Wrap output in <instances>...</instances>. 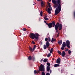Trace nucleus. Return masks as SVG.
Returning <instances> with one entry per match:
<instances>
[{"instance_id": "473e14b6", "label": "nucleus", "mask_w": 75, "mask_h": 75, "mask_svg": "<svg viewBox=\"0 0 75 75\" xmlns=\"http://www.w3.org/2000/svg\"><path fill=\"white\" fill-rule=\"evenodd\" d=\"M44 18L45 20L46 21H47V20H48V18H47L44 17Z\"/></svg>"}, {"instance_id": "c85d7f7f", "label": "nucleus", "mask_w": 75, "mask_h": 75, "mask_svg": "<svg viewBox=\"0 0 75 75\" xmlns=\"http://www.w3.org/2000/svg\"><path fill=\"white\" fill-rule=\"evenodd\" d=\"M68 53L69 54H70L71 53V51L70 50H69L68 51Z\"/></svg>"}, {"instance_id": "58836bf2", "label": "nucleus", "mask_w": 75, "mask_h": 75, "mask_svg": "<svg viewBox=\"0 0 75 75\" xmlns=\"http://www.w3.org/2000/svg\"><path fill=\"white\" fill-rule=\"evenodd\" d=\"M59 32L58 33L57 35V37H58V36H59Z\"/></svg>"}, {"instance_id": "4be33fe9", "label": "nucleus", "mask_w": 75, "mask_h": 75, "mask_svg": "<svg viewBox=\"0 0 75 75\" xmlns=\"http://www.w3.org/2000/svg\"><path fill=\"white\" fill-rule=\"evenodd\" d=\"M47 61H48V59H45L43 60V62H47Z\"/></svg>"}, {"instance_id": "5fc2aeb1", "label": "nucleus", "mask_w": 75, "mask_h": 75, "mask_svg": "<svg viewBox=\"0 0 75 75\" xmlns=\"http://www.w3.org/2000/svg\"><path fill=\"white\" fill-rule=\"evenodd\" d=\"M49 1H51V0H49Z\"/></svg>"}, {"instance_id": "bb28decb", "label": "nucleus", "mask_w": 75, "mask_h": 75, "mask_svg": "<svg viewBox=\"0 0 75 75\" xmlns=\"http://www.w3.org/2000/svg\"><path fill=\"white\" fill-rule=\"evenodd\" d=\"M42 13H43L42 11H41L40 12V14L41 16H42Z\"/></svg>"}, {"instance_id": "a18cd8bd", "label": "nucleus", "mask_w": 75, "mask_h": 75, "mask_svg": "<svg viewBox=\"0 0 75 75\" xmlns=\"http://www.w3.org/2000/svg\"><path fill=\"white\" fill-rule=\"evenodd\" d=\"M54 42H55L56 41V39H54Z\"/></svg>"}, {"instance_id": "6e6552de", "label": "nucleus", "mask_w": 75, "mask_h": 75, "mask_svg": "<svg viewBox=\"0 0 75 75\" xmlns=\"http://www.w3.org/2000/svg\"><path fill=\"white\" fill-rule=\"evenodd\" d=\"M50 44L49 43V42L48 41H47L46 43V45L47 46V48H48L49 46H50Z\"/></svg>"}, {"instance_id": "7c9ffc66", "label": "nucleus", "mask_w": 75, "mask_h": 75, "mask_svg": "<svg viewBox=\"0 0 75 75\" xmlns=\"http://www.w3.org/2000/svg\"><path fill=\"white\" fill-rule=\"evenodd\" d=\"M42 75H45V73L44 72H42Z\"/></svg>"}, {"instance_id": "4c0bfd02", "label": "nucleus", "mask_w": 75, "mask_h": 75, "mask_svg": "<svg viewBox=\"0 0 75 75\" xmlns=\"http://www.w3.org/2000/svg\"><path fill=\"white\" fill-rule=\"evenodd\" d=\"M46 75H50V74L49 73H47L46 74Z\"/></svg>"}, {"instance_id": "4468645a", "label": "nucleus", "mask_w": 75, "mask_h": 75, "mask_svg": "<svg viewBox=\"0 0 75 75\" xmlns=\"http://www.w3.org/2000/svg\"><path fill=\"white\" fill-rule=\"evenodd\" d=\"M47 72L50 71V67L49 66H47Z\"/></svg>"}, {"instance_id": "f03ea898", "label": "nucleus", "mask_w": 75, "mask_h": 75, "mask_svg": "<svg viewBox=\"0 0 75 75\" xmlns=\"http://www.w3.org/2000/svg\"><path fill=\"white\" fill-rule=\"evenodd\" d=\"M40 35L37 33L34 34L33 33H31L30 34L29 37L31 39H35V41H37L39 39V37Z\"/></svg>"}, {"instance_id": "8fccbe9b", "label": "nucleus", "mask_w": 75, "mask_h": 75, "mask_svg": "<svg viewBox=\"0 0 75 75\" xmlns=\"http://www.w3.org/2000/svg\"><path fill=\"white\" fill-rule=\"evenodd\" d=\"M38 73H39V72H40V71H38Z\"/></svg>"}, {"instance_id": "4d7b16f0", "label": "nucleus", "mask_w": 75, "mask_h": 75, "mask_svg": "<svg viewBox=\"0 0 75 75\" xmlns=\"http://www.w3.org/2000/svg\"><path fill=\"white\" fill-rule=\"evenodd\" d=\"M45 23H47V22H46V21H45Z\"/></svg>"}, {"instance_id": "37998d69", "label": "nucleus", "mask_w": 75, "mask_h": 75, "mask_svg": "<svg viewBox=\"0 0 75 75\" xmlns=\"http://www.w3.org/2000/svg\"><path fill=\"white\" fill-rule=\"evenodd\" d=\"M51 72H52V70H50V73L51 74Z\"/></svg>"}, {"instance_id": "b1692460", "label": "nucleus", "mask_w": 75, "mask_h": 75, "mask_svg": "<svg viewBox=\"0 0 75 75\" xmlns=\"http://www.w3.org/2000/svg\"><path fill=\"white\" fill-rule=\"evenodd\" d=\"M52 52H53V48H52L50 51V52L51 54H52Z\"/></svg>"}, {"instance_id": "de8ad7c7", "label": "nucleus", "mask_w": 75, "mask_h": 75, "mask_svg": "<svg viewBox=\"0 0 75 75\" xmlns=\"http://www.w3.org/2000/svg\"><path fill=\"white\" fill-rule=\"evenodd\" d=\"M74 17L75 18V11L74 12Z\"/></svg>"}, {"instance_id": "a211bd4d", "label": "nucleus", "mask_w": 75, "mask_h": 75, "mask_svg": "<svg viewBox=\"0 0 75 75\" xmlns=\"http://www.w3.org/2000/svg\"><path fill=\"white\" fill-rule=\"evenodd\" d=\"M43 48L44 50H46L47 48V46L45 45H43Z\"/></svg>"}, {"instance_id": "f8f14e48", "label": "nucleus", "mask_w": 75, "mask_h": 75, "mask_svg": "<svg viewBox=\"0 0 75 75\" xmlns=\"http://www.w3.org/2000/svg\"><path fill=\"white\" fill-rule=\"evenodd\" d=\"M58 44H59V45H61V44H62V40H59L58 42Z\"/></svg>"}, {"instance_id": "3c124183", "label": "nucleus", "mask_w": 75, "mask_h": 75, "mask_svg": "<svg viewBox=\"0 0 75 75\" xmlns=\"http://www.w3.org/2000/svg\"><path fill=\"white\" fill-rule=\"evenodd\" d=\"M28 28H30V27H29V26H28Z\"/></svg>"}, {"instance_id": "9d476101", "label": "nucleus", "mask_w": 75, "mask_h": 75, "mask_svg": "<svg viewBox=\"0 0 75 75\" xmlns=\"http://www.w3.org/2000/svg\"><path fill=\"white\" fill-rule=\"evenodd\" d=\"M65 55V51H63L62 52V57H64Z\"/></svg>"}, {"instance_id": "423d86ee", "label": "nucleus", "mask_w": 75, "mask_h": 75, "mask_svg": "<svg viewBox=\"0 0 75 75\" xmlns=\"http://www.w3.org/2000/svg\"><path fill=\"white\" fill-rule=\"evenodd\" d=\"M66 46L68 47V48H70V46H69L70 45V42L69 40H67L66 41Z\"/></svg>"}, {"instance_id": "20e7f679", "label": "nucleus", "mask_w": 75, "mask_h": 75, "mask_svg": "<svg viewBox=\"0 0 75 75\" xmlns=\"http://www.w3.org/2000/svg\"><path fill=\"white\" fill-rule=\"evenodd\" d=\"M39 70L40 71H42V72L44 71V66L42 64L39 68Z\"/></svg>"}, {"instance_id": "a19ab883", "label": "nucleus", "mask_w": 75, "mask_h": 75, "mask_svg": "<svg viewBox=\"0 0 75 75\" xmlns=\"http://www.w3.org/2000/svg\"><path fill=\"white\" fill-rule=\"evenodd\" d=\"M32 44H35V42H34V41H32Z\"/></svg>"}, {"instance_id": "412c9836", "label": "nucleus", "mask_w": 75, "mask_h": 75, "mask_svg": "<svg viewBox=\"0 0 75 75\" xmlns=\"http://www.w3.org/2000/svg\"><path fill=\"white\" fill-rule=\"evenodd\" d=\"M28 59L30 60H31V59H32V57H31V56H29L28 57Z\"/></svg>"}, {"instance_id": "6ab92c4d", "label": "nucleus", "mask_w": 75, "mask_h": 75, "mask_svg": "<svg viewBox=\"0 0 75 75\" xmlns=\"http://www.w3.org/2000/svg\"><path fill=\"white\" fill-rule=\"evenodd\" d=\"M29 50L31 52H33V51H33V49H32V48L30 47H29Z\"/></svg>"}, {"instance_id": "603ef678", "label": "nucleus", "mask_w": 75, "mask_h": 75, "mask_svg": "<svg viewBox=\"0 0 75 75\" xmlns=\"http://www.w3.org/2000/svg\"><path fill=\"white\" fill-rule=\"evenodd\" d=\"M34 4H35V2L34 3V4H33V5H34Z\"/></svg>"}, {"instance_id": "aec40b11", "label": "nucleus", "mask_w": 75, "mask_h": 75, "mask_svg": "<svg viewBox=\"0 0 75 75\" xmlns=\"http://www.w3.org/2000/svg\"><path fill=\"white\" fill-rule=\"evenodd\" d=\"M59 28H55L54 27V28L56 30V33H58V29Z\"/></svg>"}, {"instance_id": "5701e85b", "label": "nucleus", "mask_w": 75, "mask_h": 75, "mask_svg": "<svg viewBox=\"0 0 75 75\" xmlns=\"http://www.w3.org/2000/svg\"><path fill=\"white\" fill-rule=\"evenodd\" d=\"M36 45H34V47L33 48V51H34L35 50V48H36Z\"/></svg>"}, {"instance_id": "13d9d810", "label": "nucleus", "mask_w": 75, "mask_h": 75, "mask_svg": "<svg viewBox=\"0 0 75 75\" xmlns=\"http://www.w3.org/2000/svg\"><path fill=\"white\" fill-rule=\"evenodd\" d=\"M39 21H40V18H39Z\"/></svg>"}, {"instance_id": "2f4dec72", "label": "nucleus", "mask_w": 75, "mask_h": 75, "mask_svg": "<svg viewBox=\"0 0 75 75\" xmlns=\"http://www.w3.org/2000/svg\"><path fill=\"white\" fill-rule=\"evenodd\" d=\"M54 38H52V39L51 42L53 43V42H54Z\"/></svg>"}, {"instance_id": "f257e3e1", "label": "nucleus", "mask_w": 75, "mask_h": 75, "mask_svg": "<svg viewBox=\"0 0 75 75\" xmlns=\"http://www.w3.org/2000/svg\"><path fill=\"white\" fill-rule=\"evenodd\" d=\"M57 3L54 5V8H56L55 11V15H57L61 11V0H57Z\"/></svg>"}, {"instance_id": "864d4df0", "label": "nucleus", "mask_w": 75, "mask_h": 75, "mask_svg": "<svg viewBox=\"0 0 75 75\" xmlns=\"http://www.w3.org/2000/svg\"><path fill=\"white\" fill-rule=\"evenodd\" d=\"M33 59H35V57H33Z\"/></svg>"}, {"instance_id": "f704fd0d", "label": "nucleus", "mask_w": 75, "mask_h": 75, "mask_svg": "<svg viewBox=\"0 0 75 75\" xmlns=\"http://www.w3.org/2000/svg\"><path fill=\"white\" fill-rule=\"evenodd\" d=\"M34 74H37V73H38L37 71H36V70H35L34 71Z\"/></svg>"}, {"instance_id": "f3484780", "label": "nucleus", "mask_w": 75, "mask_h": 75, "mask_svg": "<svg viewBox=\"0 0 75 75\" xmlns=\"http://www.w3.org/2000/svg\"><path fill=\"white\" fill-rule=\"evenodd\" d=\"M59 64H55L54 65V67H59Z\"/></svg>"}, {"instance_id": "cd10ccee", "label": "nucleus", "mask_w": 75, "mask_h": 75, "mask_svg": "<svg viewBox=\"0 0 75 75\" xmlns=\"http://www.w3.org/2000/svg\"><path fill=\"white\" fill-rule=\"evenodd\" d=\"M22 30L23 31H26V30H27V29L26 28H23L22 29Z\"/></svg>"}, {"instance_id": "c9c22d12", "label": "nucleus", "mask_w": 75, "mask_h": 75, "mask_svg": "<svg viewBox=\"0 0 75 75\" xmlns=\"http://www.w3.org/2000/svg\"><path fill=\"white\" fill-rule=\"evenodd\" d=\"M48 38H45V41H48Z\"/></svg>"}, {"instance_id": "c756f323", "label": "nucleus", "mask_w": 75, "mask_h": 75, "mask_svg": "<svg viewBox=\"0 0 75 75\" xmlns=\"http://www.w3.org/2000/svg\"><path fill=\"white\" fill-rule=\"evenodd\" d=\"M47 65L50 67L51 65V64H50V63H47Z\"/></svg>"}, {"instance_id": "dca6fc26", "label": "nucleus", "mask_w": 75, "mask_h": 75, "mask_svg": "<svg viewBox=\"0 0 75 75\" xmlns=\"http://www.w3.org/2000/svg\"><path fill=\"white\" fill-rule=\"evenodd\" d=\"M62 46L64 47H66V43H65V42H64L63 43Z\"/></svg>"}, {"instance_id": "49530a36", "label": "nucleus", "mask_w": 75, "mask_h": 75, "mask_svg": "<svg viewBox=\"0 0 75 75\" xmlns=\"http://www.w3.org/2000/svg\"><path fill=\"white\" fill-rule=\"evenodd\" d=\"M45 18H47V15H45Z\"/></svg>"}, {"instance_id": "393cba45", "label": "nucleus", "mask_w": 75, "mask_h": 75, "mask_svg": "<svg viewBox=\"0 0 75 75\" xmlns=\"http://www.w3.org/2000/svg\"><path fill=\"white\" fill-rule=\"evenodd\" d=\"M57 52L58 53V54H60V55H61V54H62V53L60 52V51L59 50H58L57 51Z\"/></svg>"}, {"instance_id": "a878e982", "label": "nucleus", "mask_w": 75, "mask_h": 75, "mask_svg": "<svg viewBox=\"0 0 75 75\" xmlns=\"http://www.w3.org/2000/svg\"><path fill=\"white\" fill-rule=\"evenodd\" d=\"M65 47H64L63 46H62L61 47L62 50H64V49L65 48Z\"/></svg>"}, {"instance_id": "7ed1b4c3", "label": "nucleus", "mask_w": 75, "mask_h": 75, "mask_svg": "<svg viewBox=\"0 0 75 75\" xmlns=\"http://www.w3.org/2000/svg\"><path fill=\"white\" fill-rule=\"evenodd\" d=\"M54 27L58 28L59 30L61 31L62 28V24H59V23L57 22V23L55 25Z\"/></svg>"}, {"instance_id": "ddd939ff", "label": "nucleus", "mask_w": 75, "mask_h": 75, "mask_svg": "<svg viewBox=\"0 0 75 75\" xmlns=\"http://www.w3.org/2000/svg\"><path fill=\"white\" fill-rule=\"evenodd\" d=\"M41 1L42 2L41 3V6L42 7H44V5H45V4H44V3L42 1Z\"/></svg>"}, {"instance_id": "c03bdc74", "label": "nucleus", "mask_w": 75, "mask_h": 75, "mask_svg": "<svg viewBox=\"0 0 75 75\" xmlns=\"http://www.w3.org/2000/svg\"><path fill=\"white\" fill-rule=\"evenodd\" d=\"M42 61H43V59H42L40 60V62H42Z\"/></svg>"}, {"instance_id": "39448f33", "label": "nucleus", "mask_w": 75, "mask_h": 75, "mask_svg": "<svg viewBox=\"0 0 75 75\" xmlns=\"http://www.w3.org/2000/svg\"><path fill=\"white\" fill-rule=\"evenodd\" d=\"M48 6L49 8H48L47 12L49 14H51V10H52V7L51 6V4L50 3H49L48 4Z\"/></svg>"}, {"instance_id": "2eb2a0df", "label": "nucleus", "mask_w": 75, "mask_h": 75, "mask_svg": "<svg viewBox=\"0 0 75 75\" xmlns=\"http://www.w3.org/2000/svg\"><path fill=\"white\" fill-rule=\"evenodd\" d=\"M52 2L53 4H56L57 3V1L55 0H52Z\"/></svg>"}, {"instance_id": "ea45409f", "label": "nucleus", "mask_w": 75, "mask_h": 75, "mask_svg": "<svg viewBox=\"0 0 75 75\" xmlns=\"http://www.w3.org/2000/svg\"><path fill=\"white\" fill-rule=\"evenodd\" d=\"M45 23L46 24H47V25H49V23Z\"/></svg>"}, {"instance_id": "9b49d317", "label": "nucleus", "mask_w": 75, "mask_h": 75, "mask_svg": "<svg viewBox=\"0 0 75 75\" xmlns=\"http://www.w3.org/2000/svg\"><path fill=\"white\" fill-rule=\"evenodd\" d=\"M52 24V26H53V27H54L55 25V23L54 21H52V23H51Z\"/></svg>"}, {"instance_id": "1a4fd4ad", "label": "nucleus", "mask_w": 75, "mask_h": 75, "mask_svg": "<svg viewBox=\"0 0 75 75\" xmlns=\"http://www.w3.org/2000/svg\"><path fill=\"white\" fill-rule=\"evenodd\" d=\"M48 26L49 28H52V27H53L52 25V23H49V25H48Z\"/></svg>"}, {"instance_id": "72a5a7b5", "label": "nucleus", "mask_w": 75, "mask_h": 75, "mask_svg": "<svg viewBox=\"0 0 75 75\" xmlns=\"http://www.w3.org/2000/svg\"><path fill=\"white\" fill-rule=\"evenodd\" d=\"M50 56H51V54L50 53L49 54L47 55V57H50Z\"/></svg>"}, {"instance_id": "79ce46f5", "label": "nucleus", "mask_w": 75, "mask_h": 75, "mask_svg": "<svg viewBox=\"0 0 75 75\" xmlns=\"http://www.w3.org/2000/svg\"><path fill=\"white\" fill-rule=\"evenodd\" d=\"M68 51V49H66L65 50V51Z\"/></svg>"}, {"instance_id": "e433bc0d", "label": "nucleus", "mask_w": 75, "mask_h": 75, "mask_svg": "<svg viewBox=\"0 0 75 75\" xmlns=\"http://www.w3.org/2000/svg\"><path fill=\"white\" fill-rule=\"evenodd\" d=\"M48 41L49 42H50L51 41V39L50 37H48Z\"/></svg>"}, {"instance_id": "09e8293b", "label": "nucleus", "mask_w": 75, "mask_h": 75, "mask_svg": "<svg viewBox=\"0 0 75 75\" xmlns=\"http://www.w3.org/2000/svg\"><path fill=\"white\" fill-rule=\"evenodd\" d=\"M37 1H40V0H37Z\"/></svg>"}, {"instance_id": "0eeeda50", "label": "nucleus", "mask_w": 75, "mask_h": 75, "mask_svg": "<svg viewBox=\"0 0 75 75\" xmlns=\"http://www.w3.org/2000/svg\"><path fill=\"white\" fill-rule=\"evenodd\" d=\"M60 61H61V59L59 58L57 60L56 63H57V64H60Z\"/></svg>"}, {"instance_id": "6e6d98bb", "label": "nucleus", "mask_w": 75, "mask_h": 75, "mask_svg": "<svg viewBox=\"0 0 75 75\" xmlns=\"http://www.w3.org/2000/svg\"><path fill=\"white\" fill-rule=\"evenodd\" d=\"M54 58H53V60H54Z\"/></svg>"}]
</instances>
